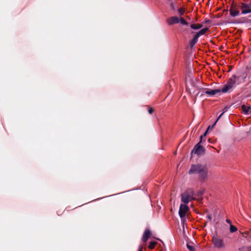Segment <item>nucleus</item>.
Listing matches in <instances>:
<instances>
[{"mask_svg": "<svg viewBox=\"0 0 251 251\" xmlns=\"http://www.w3.org/2000/svg\"><path fill=\"white\" fill-rule=\"evenodd\" d=\"M243 112L245 114H249L251 112V107L248 106H247L245 104H243L241 106Z\"/></svg>", "mask_w": 251, "mask_h": 251, "instance_id": "4468645a", "label": "nucleus"}, {"mask_svg": "<svg viewBox=\"0 0 251 251\" xmlns=\"http://www.w3.org/2000/svg\"><path fill=\"white\" fill-rule=\"evenodd\" d=\"M244 1L247 2V0H243Z\"/></svg>", "mask_w": 251, "mask_h": 251, "instance_id": "e433bc0d", "label": "nucleus"}, {"mask_svg": "<svg viewBox=\"0 0 251 251\" xmlns=\"http://www.w3.org/2000/svg\"><path fill=\"white\" fill-rule=\"evenodd\" d=\"M238 78L239 76H237L236 75H232L231 77L228 79L226 84L231 88H232L236 83V80Z\"/></svg>", "mask_w": 251, "mask_h": 251, "instance_id": "9d476101", "label": "nucleus"}, {"mask_svg": "<svg viewBox=\"0 0 251 251\" xmlns=\"http://www.w3.org/2000/svg\"><path fill=\"white\" fill-rule=\"evenodd\" d=\"M230 232L231 233H233L237 230V228L236 226L232 225V224H230Z\"/></svg>", "mask_w": 251, "mask_h": 251, "instance_id": "b1692460", "label": "nucleus"}, {"mask_svg": "<svg viewBox=\"0 0 251 251\" xmlns=\"http://www.w3.org/2000/svg\"><path fill=\"white\" fill-rule=\"evenodd\" d=\"M223 115V113L221 114L218 117L217 120L215 121V122L213 124V125L210 127L211 128H212L216 124L218 121L221 118V117Z\"/></svg>", "mask_w": 251, "mask_h": 251, "instance_id": "bb28decb", "label": "nucleus"}, {"mask_svg": "<svg viewBox=\"0 0 251 251\" xmlns=\"http://www.w3.org/2000/svg\"><path fill=\"white\" fill-rule=\"evenodd\" d=\"M203 194V191H199L197 192L196 195H195V197L197 196L198 197V201H201L202 200V198L201 197V196Z\"/></svg>", "mask_w": 251, "mask_h": 251, "instance_id": "aec40b11", "label": "nucleus"}, {"mask_svg": "<svg viewBox=\"0 0 251 251\" xmlns=\"http://www.w3.org/2000/svg\"><path fill=\"white\" fill-rule=\"evenodd\" d=\"M157 244V243L155 241L151 242L148 247L149 249L150 250L153 249Z\"/></svg>", "mask_w": 251, "mask_h": 251, "instance_id": "412c9836", "label": "nucleus"}, {"mask_svg": "<svg viewBox=\"0 0 251 251\" xmlns=\"http://www.w3.org/2000/svg\"><path fill=\"white\" fill-rule=\"evenodd\" d=\"M210 128V126H209V127H208V128L207 129V130L205 131V132L203 133V135H201V136H202L203 138H204L206 137V136L207 135V133L208 132V130Z\"/></svg>", "mask_w": 251, "mask_h": 251, "instance_id": "cd10ccee", "label": "nucleus"}, {"mask_svg": "<svg viewBox=\"0 0 251 251\" xmlns=\"http://www.w3.org/2000/svg\"><path fill=\"white\" fill-rule=\"evenodd\" d=\"M186 246L189 251H195V246L192 245H190L189 243H187Z\"/></svg>", "mask_w": 251, "mask_h": 251, "instance_id": "4be33fe9", "label": "nucleus"}, {"mask_svg": "<svg viewBox=\"0 0 251 251\" xmlns=\"http://www.w3.org/2000/svg\"><path fill=\"white\" fill-rule=\"evenodd\" d=\"M212 240L214 247L218 249L225 248V246L223 240L219 238L218 236H213Z\"/></svg>", "mask_w": 251, "mask_h": 251, "instance_id": "f03ea898", "label": "nucleus"}, {"mask_svg": "<svg viewBox=\"0 0 251 251\" xmlns=\"http://www.w3.org/2000/svg\"><path fill=\"white\" fill-rule=\"evenodd\" d=\"M210 22V21L209 20H207L205 21V23H209Z\"/></svg>", "mask_w": 251, "mask_h": 251, "instance_id": "c9c22d12", "label": "nucleus"}, {"mask_svg": "<svg viewBox=\"0 0 251 251\" xmlns=\"http://www.w3.org/2000/svg\"><path fill=\"white\" fill-rule=\"evenodd\" d=\"M249 237L251 238V234L250 235Z\"/></svg>", "mask_w": 251, "mask_h": 251, "instance_id": "4c0bfd02", "label": "nucleus"}, {"mask_svg": "<svg viewBox=\"0 0 251 251\" xmlns=\"http://www.w3.org/2000/svg\"><path fill=\"white\" fill-rule=\"evenodd\" d=\"M199 37L195 35L193 38V39L190 41V47L191 49H192L194 45L198 42Z\"/></svg>", "mask_w": 251, "mask_h": 251, "instance_id": "2eb2a0df", "label": "nucleus"}, {"mask_svg": "<svg viewBox=\"0 0 251 251\" xmlns=\"http://www.w3.org/2000/svg\"><path fill=\"white\" fill-rule=\"evenodd\" d=\"M202 26V25L200 24H193L190 25L191 28L195 30L199 29L201 28Z\"/></svg>", "mask_w": 251, "mask_h": 251, "instance_id": "f3484780", "label": "nucleus"}, {"mask_svg": "<svg viewBox=\"0 0 251 251\" xmlns=\"http://www.w3.org/2000/svg\"><path fill=\"white\" fill-rule=\"evenodd\" d=\"M189 209V207L186 204H181L180 205L178 214L183 224L186 221L185 216Z\"/></svg>", "mask_w": 251, "mask_h": 251, "instance_id": "f257e3e1", "label": "nucleus"}, {"mask_svg": "<svg viewBox=\"0 0 251 251\" xmlns=\"http://www.w3.org/2000/svg\"><path fill=\"white\" fill-rule=\"evenodd\" d=\"M240 8L241 9V13L243 14H247L251 13V3L248 4L244 2H241Z\"/></svg>", "mask_w": 251, "mask_h": 251, "instance_id": "39448f33", "label": "nucleus"}, {"mask_svg": "<svg viewBox=\"0 0 251 251\" xmlns=\"http://www.w3.org/2000/svg\"><path fill=\"white\" fill-rule=\"evenodd\" d=\"M170 5L172 10L175 11L176 10L175 4L173 2L171 3Z\"/></svg>", "mask_w": 251, "mask_h": 251, "instance_id": "c85d7f7f", "label": "nucleus"}, {"mask_svg": "<svg viewBox=\"0 0 251 251\" xmlns=\"http://www.w3.org/2000/svg\"><path fill=\"white\" fill-rule=\"evenodd\" d=\"M202 139H203L202 136H201V137H200V141L199 143H200V144L202 143Z\"/></svg>", "mask_w": 251, "mask_h": 251, "instance_id": "72a5a7b5", "label": "nucleus"}, {"mask_svg": "<svg viewBox=\"0 0 251 251\" xmlns=\"http://www.w3.org/2000/svg\"><path fill=\"white\" fill-rule=\"evenodd\" d=\"M154 111L152 107H149L148 112L150 114H151Z\"/></svg>", "mask_w": 251, "mask_h": 251, "instance_id": "c756f323", "label": "nucleus"}, {"mask_svg": "<svg viewBox=\"0 0 251 251\" xmlns=\"http://www.w3.org/2000/svg\"><path fill=\"white\" fill-rule=\"evenodd\" d=\"M240 251H251V246H244L239 249Z\"/></svg>", "mask_w": 251, "mask_h": 251, "instance_id": "6ab92c4d", "label": "nucleus"}, {"mask_svg": "<svg viewBox=\"0 0 251 251\" xmlns=\"http://www.w3.org/2000/svg\"><path fill=\"white\" fill-rule=\"evenodd\" d=\"M143 250V246L142 245H140L139 248H138V251H142Z\"/></svg>", "mask_w": 251, "mask_h": 251, "instance_id": "2f4dec72", "label": "nucleus"}, {"mask_svg": "<svg viewBox=\"0 0 251 251\" xmlns=\"http://www.w3.org/2000/svg\"><path fill=\"white\" fill-rule=\"evenodd\" d=\"M229 11L230 15L233 17L238 16L240 14V11L237 5L234 4L231 5Z\"/></svg>", "mask_w": 251, "mask_h": 251, "instance_id": "423d86ee", "label": "nucleus"}, {"mask_svg": "<svg viewBox=\"0 0 251 251\" xmlns=\"http://www.w3.org/2000/svg\"><path fill=\"white\" fill-rule=\"evenodd\" d=\"M229 86H228L227 84H226L224 87L221 90V92H223L224 93L227 92L230 89H231Z\"/></svg>", "mask_w": 251, "mask_h": 251, "instance_id": "a211bd4d", "label": "nucleus"}, {"mask_svg": "<svg viewBox=\"0 0 251 251\" xmlns=\"http://www.w3.org/2000/svg\"><path fill=\"white\" fill-rule=\"evenodd\" d=\"M220 93H221V89H207L205 92V94L211 96H214L216 94Z\"/></svg>", "mask_w": 251, "mask_h": 251, "instance_id": "f8f14e48", "label": "nucleus"}, {"mask_svg": "<svg viewBox=\"0 0 251 251\" xmlns=\"http://www.w3.org/2000/svg\"><path fill=\"white\" fill-rule=\"evenodd\" d=\"M151 232L150 229L146 228L143 233L142 240L144 243L147 242L149 238L151 237Z\"/></svg>", "mask_w": 251, "mask_h": 251, "instance_id": "6e6552de", "label": "nucleus"}, {"mask_svg": "<svg viewBox=\"0 0 251 251\" xmlns=\"http://www.w3.org/2000/svg\"><path fill=\"white\" fill-rule=\"evenodd\" d=\"M207 217L208 219H209L210 220H211V215H208Z\"/></svg>", "mask_w": 251, "mask_h": 251, "instance_id": "f704fd0d", "label": "nucleus"}, {"mask_svg": "<svg viewBox=\"0 0 251 251\" xmlns=\"http://www.w3.org/2000/svg\"><path fill=\"white\" fill-rule=\"evenodd\" d=\"M205 166L201 164L192 165L189 171V174H199Z\"/></svg>", "mask_w": 251, "mask_h": 251, "instance_id": "7ed1b4c3", "label": "nucleus"}, {"mask_svg": "<svg viewBox=\"0 0 251 251\" xmlns=\"http://www.w3.org/2000/svg\"><path fill=\"white\" fill-rule=\"evenodd\" d=\"M167 22L168 25H172L178 23L179 22V19L176 16H173L167 19Z\"/></svg>", "mask_w": 251, "mask_h": 251, "instance_id": "1a4fd4ad", "label": "nucleus"}, {"mask_svg": "<svg viewBox=\"0 0 251 251\" xmlns=\"http://www.w3.org/2000/svg\"><path fill=\"white\" fill-rule=\"evenodd\" d=\"M226 222L229 224L230 225L231 224V222L229 219H226Z\"/></svg>", "mask_w": 251, "mask_h": 251, "instance_id": "473e14b6", "label": "nucleus"}, {"mask_svg": "<svg viewBox=\"0 0 251 251\" xmlns=\"http://www.w3.org/2000/svg\"><path fill=\"white\" fill-rule=\"evenodd\" d=\"M205 151V148L200 145V143H198L195 146L194 149L191 151V153L192 154L195 153L200 155L204 154Z\"/></svg>", "mask_w": 251, "mask_h": 251, "instance_id": "20e7f679", "label": "nucleus"}, {"mask_svg": "<svg viewBox=\"0 0 251 251\" xmlns=\"http://www.w3.org/2000/svg\"><path fill=\"white\" fill-rule=\"evenodd\" d=\"M209 30V28L208 27H205L201 29L200 31L198 32L196 35L199 38L200 36L204 35L205 33H206Z\"/></svg>", "mask_w": 251, "mask_h": 251, "instance_id": "dca6fc26", "label": "nucleus"}, {"mask_svg": "<svg viewBox=\"0 0 251 251\" xmlns=\"http://www.w3.org/2000/svg\"><path fill=\"white\" fill-rule=\"evenodd\" d=\"M181 201L184 202L185 204H187L189 201L192 200L191 197H189L187 195H185V193H182L181 194Z\"/></svg>", "mask_w": 251, "mask_h": 251, "instance_id": "ddd939ff", "label": "nucleus"}, {"mask_svg": "<svg viewBox=\"0 0 251 251\" xmlns=\"http://www.w3.org/2000/svg\"><path fill=\"white\" fill-rule=\"evenodd\" d=\"M228 108H229V107H228V106H226V107L224 108V109H223V113H223V114H224L225 112L227 111Z\"/></svg>", "mask_w": 251, "mask_h": 251, "instance_id": "7c9ffc66", "label": "nucleus"}, {"mask_svg": "<svg viewBox=\"0 0 251 251\" xmlns=\"http://www.w3.org/2000/svg\"><path fill=\"white\" fill-rule=\"evenodd\" d=\"M208 169L206 166L199 174V178L201 181H204L207 178Z\"/></svg>", "mask_w": 251, "mask_h": 251, "instance_id": "0eeeda50", "label": "nucleus"}, {"mask_svg": "<svg viewBox=\"0 0 251 251\" xmlns=\"http://www.w3.org/2000/svg\"><path fill=\"white\" fill-rule=\"evenodd\" d=\"M185 12V9L183 8H180L178 9V12L180 16H181L183 15Z\"/></svg>", "mask_w": 251, "mask_h": 251, "instance_id": "a878e982", "label": "nucleus"}, {"mask_svg": "<svg viewBox=\"0 0 251 251\" xmlns=\"http://www.w3.org/2000/svg\"><path fill=\"white\" fill-rule=\"evenodd\" d=\"M179 22L181 23V24H182L183 25H188V23L182 17H180V18L179 19Z\"/></svg>", "mask_w": 251, "mask_h": 251, "instance_id": "393cba45", "label": "nucleus"}, {"mask_svg": "<svg viewBox=\"0 0 251 251\" xmlns=\"http://www.w3.org/2000/svg\"><path fill=\"white\" fill-rule=\"evenodd\" d=\"M184 193H185V195H187V196L191 197L192 200H196L194 191L192 188L187 189Z\"/></svg>", "mask_w": 251, "mask_h": 251, "instance_id": "9b49d317", "label": "nucleus"}, {"mask_svg": "<svg viewBox=\"0 0 251 251\" xmlns=\"http://www.w3.org/2000/svg\"><path fill=\"white\" fill-rule=\"evenodd\" d=\"M251 228L249 230H248V231H246L245 232H241V234H242L243 237H244L245 238H247L248 235L251 234Z\"/></svg>", "mask_w": 251, "mask_h": 251, "instance_id": "5701e85b", "label": "nucleus"}]
</instances>
